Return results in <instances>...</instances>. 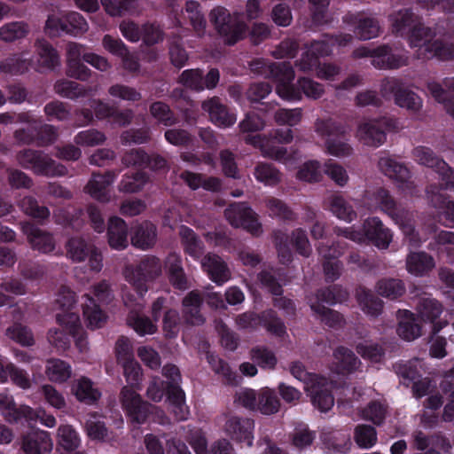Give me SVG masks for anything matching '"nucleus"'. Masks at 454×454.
I'll use <instances>...</instances> for the list:
<instances>
[{
    "instance_id": "nucleus-1",
    "label": "nucleus",
    "mask_w": 454,
    "mask_h": 454,
    "mask_svg": "<svg viewBox=\"0 0 454 454\" xmlns=\"http://www.w3.org/2000/svg\"><path fill=\"white\" fill-rule=\"evenodd\" d=\"M374 197L380 209L399 226L409 242L418 247L420 238L415 228L414 214L401 204H397L389 192L383 188L378 189Z\"/></svg>"
},
{
    "instance_id": "nucleus-2",
    "label": "nucleus",
    "mask_w": 454,
    "mask_h": 454,
    "mask_svg": "<svg viewBox=\"0 0 454 454\" xmlns=\"http://www.w3.org/2000/svg\"><path fill=\"white\" fill-rule=\"evenodd\" d=\"M314 128L319 136L327 137L325 145L329 154L337 158H344L353 153V147L346 138L347 128L340 122L333 119H317Z\"/></svg>"
},
{
    "instance_id": "nucleus-3",
    "label": "nucleus",
    "mask_w": 454,
    "mask_h": 454,
    "mask_svg": "<svg viewBox=\"0 0 454 454\" xmlns=\"http://www.w3.org/2000/svg\"><path fill=\"white\" fill-rule=\"evenodd\" d=\"M209 20L226 44L233 45L246 35L247 25L223 6H216L210 12Z\"/></svg>"
},
{
    "instance_id": "nucleus-4",
    "label": "nucleus",
    "mask_w": 454,
    "mask_h": 454,
    "mask_svg": "<svg viewBox=\"0 0 454 454\" xmlns=\"http://www.w3.org/2000/svg\"><path fill=\"white\" fill-rule=\"evenodd\" d=\"M162 267L159 258L146 255L136 265L125 267L126 279L134 286L137 292L142 296L147 291V281H152L161 275Z\"/></svg>"
},
{
    "instance_id": "nucleus-5",
    "label": "nucleus",
    "mask_w": 454,
    "mask_h": 454,
    "mask_svg": "<svg viewBox=\"0 0 454 454\" xmlns=\"http://www.w3.org/2000/svg\"><path fill=\"white\" fill-rule=\"evenodd\" d=\"M395 128V121L387 117L361 121L356 130V139L364 145L378 148L387 140V132Z\"/></svg>"
},
{
    "instance_id": "nucleus-6",
    "label": "nucleus",
    "mask_w": 454,
    "mask_h": 454,
    "mask_svg": "<svg viewBox=\"0 0 454 454\" xmlns=\"http://www.w3.org/2000/svg\"><path fill=\"white\" fill-rule=\"evenodd\" d=\"M224 216L231 226L242 227L254 236H259L262 232L256 214L245 202L231 203L224 210Z\"/></svg>"
},
{
    "instance_id": "nucleus-7",
    "label": "nucleus",
    "mask_w": 454,
    "mask_h": 454,
    "mask_svg": "<svg viewBox=\"0 0 454 454\" xmlns=\"http://www.w3.org/2000/svg\"><path fill=\"white\" fill-rule=\"evenodd\" d=\"M416 311L418 317L422 322L429 323L432 325L430 340H433V337L448 325L447 320L440 317L443 312V306L435 298L431 296L419 298Z\"/></svg>"
},
{
    "instance_id": "nucleus-8",
    "label": "nucleus",
    "mask_w": 454,
    "mask_h": 454,
    "mask_svg": "<svg viewBox=\"0 0 454 454\" xmlns=\"http://www.w3.org/2000/svg\"><path fill=\"white\" fill-rule=\"evenodd\" d=\"M278 82L276 91L278 95L287 100L301 99V92L293 84L294 71L289 62L273 63L272 74L269 75Z\"/></svg>"
},
{
    "instance_id": "nucleus-9",
    "label": "nucleus",
    "mask_w": 454,
    "mask_h": 454,
    "mask_svg": "<svg viewBox=\"0 0 454 454\" xmlns=\"http://www.w3.org/2000/svg\"><path fill=\"white\" fill-rule=\"evenodd\" d=\"M345 247H340V242H334L333 245H320L317 248L322 255L323 272L326 282L337 280L342 272V262L337 260L344 252Z\"/></svg>"
},
{
    "instance_id": "nucleus-10",
    "label": "nucleus",
    "mask_w": 454,
    "mask_h": 454,
    "mask_svg": "<svg viewBox=\"0 0 454 454\" xmlns=\"http://www.w3.org/2000/svg\"><path fill=\"white\" fill-rule=\"evenodd\" d=\"M333 382L325 377L315 379L309 387H304L315 407L323 412L328 411L334 404L332 394Z\"/></svg>"
},
{
    "instance_id": "nucleus-11",
    "label": "nucleus",
    "mask_w": 454,
    "mask_h": 454,
    "mask_svg": "<svg viewBox=\"0 0 454 454\" xmlns=\"http://www.w3.org/2000/svg\"><path fill=\"white\" fill-rule=\"evenodd\" d=\"M122 407L128 411L129 415L137 423H143L149 412L150 404L143 401L140 395L133 387L125 386L121 388L120 394Z\"/></svg>"
},
{
    "instance_id": "nucleus-12",
    "label": "nucleus",
    "mask_w": 454,
    "mask_h": 454,
    "mask_svg": "<svg viewBox=\"0 0 454 454\" xmlns=\"http://www.w3.org/2000/svg\"><path fill=\"white\" fill-rule=\"evenodd\" d=\"M20 229L34 250L48 254L55 249L56 242L51 232L29 222L20 223Z\"/></svg>"
},
{
    "instance_id": "nucleus-13",
    "label": "nucleus",
    "mask_w": 454,
    "mask_h": 454,
    "mask_svg": "<svg viewBox=\"0 0 454 454\" xmlns=\"http://www.w3.org/2000/svg\"><path fill=\"white\" fill-rule=\"evenodd\" d=\"M365 239L380 249H387L392 241L391 231L378 217H370L363 224Z\"/></svg>"
},
{
    "instance_id": "nucleus-14",
    "label": "nucleus",
    "mask_w": 454,
    "mask_h": 454,
    "mask_svg": "<svg viewBox=\"0 0 454 454\" xmlns=\"http://www.w3.org/2000/svg\"><path fill=\"white\" fill-rule=\"evenodd\" d=\"M35 48L37 55V72L53 71L60 66L59 54L48 41L43 38L36 39Z\"/></svg>"
},
{
    "instance_id": "nucleus-15",
    "label": "nucleus",
    "mask_w": 454,
    "mask_h": 454,
    "mask_svg": "<svg viewBox=\"0 0 454 454\" xmlns=\"http://www.w3.org/2000/svg\"><path fill=\"white\" fill-rule=\"evenodd\" d=\"M201 108L208 114L210 121L219 127H230L236 121L234 114L229 112L217 97H213L202 102Z\"/></svg>"
},
{
    "instance_id": "nucleus-16",
    "label": "nucleus",
    "mask_w": 454,
    "mask_h": 454,
    "mask_svg": "<svg viewBox=\"0 0 454 454\" xmlns=\"http://www.w3.org/2000/svg\"><path fill=\"white\" fill-rule=\"evenodd\" d=\"M225 432L237 442H247L248 446L252 445V432L254 420L239 416H230L225 422Z\"/></svg>"
},
{
    "instance_id": "nucleus-17",
    "label": "nucleus",
    "mask_w": 454,
    "mask_h": 454,
    "mask_svg": "<svg viewBox=\"0 0 454 454\" xmlns=\"http://www.w3.org/2000/svg\"><path fill=\"white\" fill-rule=\"evenodd\" d=\"M202 304L203 297L198 290L189 292L183 298V317L186 323L192 325H200L204 324L205 317L200 311Z\"/></svg>"
},
{
    "instance_id": "nucleus-18",
    "label": "nucleus",
    "mask_w": 454,
    "mask_h": 454,
    "mask_svg": "<svg viewBox=\"0 0 454 454\" xmlns=\"http://www.w3.org/2000/svg\"><path fill=\"white\" fill-rule=\"evenodd\" d=\"M52 447L50 434L45 431H33L22 437L21 449L27 454H48Z\"/></svg>"
},
{
    "instance_id": "nucleus-19",
    "label": "nucleus",
    "mask_w": 454,
    "mask_h": 454,
    "mask_svg": "<svg viewBox=\"0 0 454 454\" xmlns=\"http://www.w3.org/2000/svg\"><path fill=\"white\" fill-rule=\"evenodd\" d=\"M333 361L331 370L341 375L350 374L356 372L361 362L355 353L348 348L338 347L333 354Z\"/></svg>"
},
{
    "instance_id": "nucleus-20",
    "label": "nucleus",
    "mask_w": 454,
    "mask_h": 454,
    "mask_svg": "<svg viewBox=\"0 0 454 454\" xmlns=\"http://www.w3.org/2000/svg\"><path fill=\"white\" fill-rule=\"evenodd\" d=\"M116 175L114 171H107L104 175L93 174L87 185L86 192L94 199L102 202L109 201V186L112 184Z\"/></svg>"
},
{
    "instance_id": "nucleus-21",
    "label": "nucleus",
    "mask_w": 454,
    "mask_h": 454,
    "mask_svg": "<svg viewBox=\"0 0 454 454\" xmlns=\"http://www.w3.org/2000/svg\"><path fill=\"white\" fill-rule=\"evenodd\" d=\"M130 239L135 247L142 250L151 249L157 241V228L151 222L145 221L133 227Z\"/></svg>"
},
{
    "instance_id": "nucleus-22",
    "label": "nucleus",
    "mask_w": 454,
    "mask_h": 454,
    "mask_svg": "<svg viewBox=\"0 0 454 454\" xmlns=\"http://www.w3.org/2000/svg\"><path fill=\"white\" fill-rule=\"evenodd\" d=\"M165 264L169 283L173 287L179 290L188 289L190 283L183 268L181 257L176 253H171L166 258Z\"/></svg>"
},
{
    "instance_id": "nucleus-23",
    "label": "nucleus",
    "mask_w": 454,
    "mask_h": 454,
    "mask_svg": "<svg viewBox=\"0 0 454 454\" xmlns=\"http://www.w3.org/2000/svg\"><path fill=\"white\" fill-rule=\"evenodd\" d=\"M202 268L210 278L221 285L231 278V271L225 262L215 254H207L201 261Z\"/></svg>"
},
{
    "instance_id": "nucleus-24",
    "label": "nucleus",
    "mask_w": 454,
    "mask_h": 454,
    "mask_svg": "<svg viewBox=\"0 0 454 454\" xmlns=\"http://www.w3.org/2000/svg\"><path fill=\"white\" fill-rule=\"evenodd\" d=\"M392 32L397 35H406L419 21L420 18L411 9L403 8L389 15Z\"/></svg>"
},
{
    "instance_id": "nucleus-25",
    "label": "nucleus",
    "mask_w": 454,
    "mask_h": 454,
    "mask_svg": "<svg viewBox=\"0 0 454 454\" xmlns=\"http://www.w3.org/2000/svg\"><path fill=\"white\" fill-rule=\"evenodd\" d=\"M400 318L396 333L400 338L406 341H412L422 334L421 325L417 323L415 314L409 310H398Z\"/></svg>"
},
{
    "instance_id": "nucleus-26",
    "label": "nucleus",
    "mask_w": 454,
    "mask_h": 454,
    "mask_svg": "<svg viewBox=\"0 0 454 454\" xmlns=\"http://www.w3.org/2000/svg\"><path fill=\"white\" fill-rule=\"evenodd\" d=\"M355 296L362 310L368 316L378 317L382 313L384 302L370 289L359 286Z\"/></svg>"
},
{
    "instance_id": "nucleus-27",
    "label": "nucleus",
    "mask_w": 454,
    "mask_h": 454,
    "mask_svg": "<svg viewBox=\"0 0 454 454\" xmlns=\"http://www.w3.org/2000/svg\"><path fill=\"white\" fill-rule=\"evenodd\" d=\"M372 65L379 69H395L405 65V59L401 55L393 54L391 47L384 44L374 49Z\"/></svg>"
},
{
    "instance_id": "nucleus-28",
    "label": "nucleus",
    "mask_w": 454,
    "mask_h": 454,
    "mask_svg": "<svg viewBox=\"0 0 454 454\" xmlns=\"http://www.w3.org/2000/svg\"><path fill=\"white\" fill-rule=\"evenodd\" d=\"M108 243L112 248L123 249L128 246V226L120 217L110 218L107 228Z\"/></svg>"
},
{
    "instance_id": "nucleus-29",
    "label": "nucleus",
    "mask_w": 454,
    "mask_h": 454,
    "mask_svg": "<svg viewBox=\"0 0 454 454\" xmlns=\"http://www.w3.org/2000/svg\"><path fill=\"white\" fill-rule=\"evenodd\" d=\"M434 267L435 262L433 256L426 252L411 253L406 258V269L415 276L427 275Z\"/></svg>"
},
{
    "instance_id": "nucleus-30",
    "label": "nucleus",
    "mask_w": 454,
    "mask_h": 454,
    "mask_svg": "<svg viewBox=\"0 0 454 454\" xmlns=\"http://www.w3.org/2000/svg\"><path fill=\"white\" fill-rule=\"evenodd\" d=\"M53 90L60 97L73 100L87 97L95 90L92 88H85L76 82L67 79L58 80L53 85Z\"/></svg>"
},
{
    "instance_id": "nucleus-31",
    "label": "nucleus",
    "mask_w": 454,
    "mask_h": 454,
    "mask_svg": "<svg viewBox=\"0 0 454 454\" xmlns=\"http://www.w3.org/2000/svg\"><path fill=\"white\" fill-rule=\"evenodd\" d=\"M411 47H418L424 57L427 56V46L433 43L435 33L420 21L406 35Z\"/></svg>"
},
{
    "instance_id": "nucleus-32",
    "label": "nucleus",
    "mask_w": 454,
    "mask_h": 454,
    "mask_svg": "<svg viewBox=\"0 0 454 454\" xmlns=\"http://www.w3.org/2000/svg\"><path fill=\"white\" fill-rule=\"evenodd\" d=\"M348 22L356 24V33L360 40L375 38L381 32L380 24L374 17H351Z\"/></svg>"
},
{
    "instance_id": "nucleus-33",
    "label": "nucleus",
    "mask_w": 454,
    "mask_h": 454,
    "mask_svg": "<svg viewBox=\"0 0 454 454\" xmlns=\"http://www.w3.org/2000/svg\"><path fill=\"white\" fill-rule=\"evenodd\" d=\"M93 248L92 244L80 236L71 237L66 243L67 256L74 262L85 261Z\"/></svg>"
},
{
    "instance_id": "nucleus-34",
    "label": "nucleus",
    "mask_w": 454,
    "mask_h": 454,
    "mask_svg": "<svg viewBox=\"0 0 454 454\" xmlns=\"http://www.w3.org/2000/svg\"><path fill=\"white\" fill-rule=\"evenodd\" d=\"M329 210L340 220L351 223L356 218L352 205L341 195H331L328 199Z\"/></svg>"
},
{
    "instance_id": "nucleus-35",
    "label": "nucleus",
    "mask_w": 454,
    "mask_h": 454,
    "mask_svg": "<svg viewBox=\"0 0 454 454\" xmlns=\"http://www.w3.org/2000/svg\"><path fill=\"white\" fill-rule=\"evenodd\" d=\"M427 46V56L425 58L435 57L441 60H450L454 59V39L445 35L444 38L435 39Z\"/></svg>"
},
{
    "instance_id": "nucleus-36",
    "label": "nucleus",
    "mask_w": 454,
    "mask_h": 454,
    "mask_svg": "<svg viewBox=\"0 0 454 454\" xmlns=\"http://www.w3.org/2000/svg\"><path fill=\"white\" fill-rule=\"evenodd\" d=\"M200 349L206 355L207 361L215 373L222 375L227 384L236 383V374L231 371L228 364L215 356L214 353L209 350L207 342H203L200 346Z\"/></svg>"
},
{
    "instance_id": "nucleus-37",
    "label": "nucleus",
    "mask_w": 454,
    "mask_h": 454,
    "mask_svg": "<svg viewBox=\"0 0 454 454\" xmlns=\"http://www.w3.org/2000/svg\"><path fill=\"white\" fill-rule=\"evenodd\" d=\"M377 294L388 300L402 297L406 291L404 283L397 278H381L375 286Z\"/></svg>"
},
{
    "instance_id": "nucleus-38",
    "label": "nucleus",
    "mask_w": 454,
    "mask_h": 454,
    "mask_svg": "<svg viewBox=\"0 0 454 454\" xmlns=\"http://www.w3.org/2000/svg\"><path fill=\"white\" fill-rule=\"evenodd\" d=\"M349 297L348 290L341 286L333 285L328 287L321 288L315 294L313 299L316 302H325L329 305H334L338 302L346 301Z\"/></svg>"
},
{
    "instance_id": "nucleus-39",
    "label": "nucleus",
    "mask_w": 454,
    "mask_h": 454,
    "mask_svg": "<svg viewBox=\"0 0 454 454\" xmlns=\"http://www.w3.org/2000/svg\"><path fill=\"white\" fill-rule=\"evenodd\" d=\"M29 32L30 27L27 22H9L0 27V39L6 43H12L25 38Z\"/></svg>"
},
{
    "instance_id": "nucleus-40",
    "label": "nucleus",
    "mask_w": 454,
    "mask_h": 454,
    "mask_svg": "<svg viewBox=\"0 0 454 454\" xmlns=\"http://www.w3.org/2000/svg\"><path fill=\"white\" fill-rule=\"evenodd\" d=\"M86 301L82 305L83 316L85 317L88 327L97 329L103 326L106 323V317L100 309L94 299L86 295Z\"/></svg>"
},
{
    "instance_id": "nucleus-41",
    "label": "nucleus",
    "mask_w": 454,
    "mask_h": 454,
    "mask_svg": "<svg viewBox=\"0 0 454 454\" xmlns=\"http://www.w3.org/2000/svg\"><path fill=\"white\" fill-rule=\"evenodd\" d=\"M45 373L51 381L65 382L71 377V367L65 361L51 358L47 360Z\"/></svg>"
},
{
    "instance_id": "nucleus-42",
    "label": "nucleus",
    "mask_w": 454,
    "mask_h": 454,
    "mask_svg": "<svg viewBox=\"0 0 454 454\" xmlns=\"http://www.w3.org/2000/svg\"><path fill=\"white\" fill-rule=\"evenodd\" d=\"M309 304L310 309L320 317L321 321L326 325L338 327L343 325V317L339 312L314 301L312 297H309Z\"/></svg>"
},
{
    "instance_id": "nucleus-43",
    "label": "nucleus",
    "mask_w": 454,
    "mask_h": 454,
    "mask_svg": "<svg viewBox=\"0 0 454 454\" xmlns=\"http://www.w3.org/2000/svg\"><path fill=\"white\" fill-rule=\"evenodd\" d=\"M76 398L87 404L95 403L100 397V393L93 387L92 382L87 378L80 379L74 386Z\"/></svg>"
},
{
    "instance_id": "nucleus-44",
    "label": "nucleus",
    "mask_w": 454,
    "mask_h": 454,
    "mask_svg": "<svg viewBox=\"0 0 454 454\" xmlns=\"http://www.w3.org/2000/svg\"><path fill=\"white\" fill-rule=\"evenodd\" d=\"M394 102L399 107L405 108L413 114L419 113L423 106L422 98L416 92L406 87H403L401 92L396 95Z\"/></svg>"
},
{
    "instance_id": "nucleus-45",
    "label": "nucleus",
    "mask_w": 454,
    "mask_h": 454,
    "mask_svg": "<svg viewBox=\"0 0 454 454\" xmlns=\"http://www.w3.org/2000/svg\"><path fill=\"white\" fill-rule=\"evenodd\" d=\"M18 207L27 215L37 220H45L50 216V210L47 207L40 206L33 196H25L18 202Z\"/></svg>"
},
{
    "instance_id": "nucleus-46",
    "label": "nucleus",
    "mask_w": 454,
    "mask_h": 454,
    "mask_svg": "<svg viewBox=\"0 0 454 454\" xmlns=\"http://www.w3.org/2000/svg\"><path fill=\"white\" fill-rule=\"evenodd\" d=\"M289 438L295 449L302 450L312 445L316 438V432L310 430L306 425L298 424L294 432L289 434Z\"/></svg>"
},
{
    "instance_id": "nucleus-47",
    "label": "nucleus",
    "mask_w": 454,
    "mask_h": 454,
    "mask_svg": "<svg viewBox=\"0 0 454 454\" xmlns=\"http://www.w3.org/2000/svg\"><path fill=\"white\" fill-rule=\"evenodd\" d=\"M378 166L383 174L394 179L395 182L403 180L409 171L403 164L397 162L390 157H381L379 160Z\"/></svg>"
},
{
    "instance_id": "nucleus-48",
    "label": "nucleus",
    "mask_w": 454,
    "mask_h": 454,
    "mask_svg": "<svg viewBox=\"0 0 454 454\" xmlns=\"http://www.w3.org/2000/svg\"><path fill=\"white\" fill-rule=\"evenodd\" d=\"M260 325L266 330L278 337H282L286 333V325L282 319L273 309H268L260 314Z\"/></svg>"
},
{
    "instance_id": "nucleus-49",
    "label": "nucleus",
    "mask_w": 454,
    "mask_h": 454,
    "mask_svg": "<svg viewBox=\"0 0 454 454\" xmlns=\"http://www.w3.org/2000/svg\"><path fill=\"white\" fill-rule=\"evenodd\" d=\"M413 155L416 160L428 168H434L437 173L445 168V163L430 148L419 146L413 150Z\"/></svg>"
},
{
    "instance_id": "nucleus-50",
    "label": "nucleus",
    "mask_w": 454,
    "mask_h": 454,
    "mask_svg": "<svg viewBox=\"0 0 454 454\" xmlns=\"http://www.w3.org/2000/svg\"><path fill=\"white\" fill-rule=\"evenodd\" d=\"M254 175L255 178L268 185H276L281 182L282 174L273 165L261 162L254 168Z\"/></svg>"
},
{
    "instance_id": "nucleus-51",
    "label": "nucleus",
    "mask_w": 454,
    "mask_h": 454,
    "mask_svg": "<svg viewBox=\"0 0 454 454\" xmlns=\"http://www.w3.org/2000/svg\"><path fill=\"white\" fill-rule=\"evenodd\" d=\"M279 408V399L272 390L265 388L259 393L256 411L264 415H272L277 413Z\"/></svg>"
},
{
    "instance_id": "nucleus-52",
    "label": "nucleus",
    "mask_w": 454,
    "mask_h": 454,
    "mask_svg": "<svg viewBox=\"0 0 454 454\" xmlns=\"http://www.w3.org/2000/svg\"><path fill=\"white\" fill-rule=\"evenodd\" d=\"M265 205L271 216L278 217L284 221H294L296 219L295 213L285 201L278 198H267L265 200Z\"/></svg>"
},
{
    "instance_id": "nucleus-53",
    "label": "nucleus",
    "mask_w": 454,
    "mask_h": 454,
    "mask_svg": "<svg viewBox=\"0 0 454 454\" xmlns=\"http://www.w3.org/2000/svg\"><path fill=\"white\" fill-rule=\"evenodd\" d=\"M149 177L145 172L137 171L132 176H125L119 184L118 190L125 193H136L141 191L148 182Z\"/></svg>"
},
{
    "instance_id": "nucleus-54",
    "label": "nucleus",
    "mask_w": 454,
    "mask_h": 454,
    "mask_svg": "<svg viewBox=\"0 0 454 454\" xmlns=\"http://www.w3.org/2000/svg\"><path fill=\"white\" fill-rule=\"evenodd\" d=\"M68 174L67 168L62 163L57 162L51 156L43 153L36 175L47 177L65 176Z\"/></svg>"
},
{
    "instance_id": "nucleus-55",
    "label": "nucleus",
    "mask_w": 454,
    "mask_h": 454,
    "mask_svg": "<svg viewBox=\"0 0 454 454\" xmlns=\"http://www.w3.org/2000/svg\"><path fill=\"white\" fill-rule=\"evenodd\" d=\"M43 153L42 151L26 148L19 151L15 158L20 167L30 168L36 175Z\"/></svg>"
},
{
    "instance_id": "nucleus-56",
    "label": "nucleus",
    "mask_w": 454,
    "mask_h": 454,
    "mask_svg": "<svg viewBox=\"0 0 454 454\" xmlns=\"http://www.w3.org/2000/svg\"><path fill=\"white\" fill-rule=\"evenodd\" d=\"M5 335L25 347H30L35 344L32 332L27 326L20 323H15L9 326L5 331Z\"/></svg>"
},
{
    "instance_id": "nucleus-57",
    "label": "nucleus",
    "mask_w": 454,
    "mask_h": 454,
    "mask_svg": "<svg viewBox=\"0 0 454 454\" xmlns=\"http://www.w3.org/2000/svg\"><path fill=\"white\" fill-rule=\"evenodd\" d=\"M179 235L185 252L193 257H199L202 253L201 241L194 231L185 226H181Z\"/></svg>"
},
{
    "instance_id": "nucleus-58",
    "label": "nucleus",
    "mask_w": 454,
    "mask_h": 454,
    "mask_svg": "<svg viewBox=\"0 0 454 454\" xmlns=\"http://www.w3.org/2000/svg\"><path fill=\"white\" fill-rule=\"evenodd\" d=\"M150 113L164 126H173L178 122L177 117L175 116L170 107L161 101L153 103L150 106Z\"/></svg>"
},
{
    "instance_id": "nucleus-59",
    "label": "nucleus",
    "mask_w": 454,
    "mask_h": 454,
    "mask_svg": "<svg viewBox=\"0 0 454 454\" xmlns=\"http://www.w3.org/2000/svg\"><path fill=\"white\" fill-rule=\"evenodd\" d=\"M354 440L361 448H371L377 442V432L372 426L358 425L355 428Z\"/></svg>"
},
{
    "instance_id": "nucleus-60",
    "label": "nucleus",
    "mask_w": 454,
    "mask_h": 454,
    "mask_svg": "<svg viewBox=\"0 0 454 454\" xmlns=\"http://www.w3.org/2000/svg\"><path fill=\"white\" fill-rule=\"evenodd\" d=\"M2 414L9 423H17L22 419L33 420L37 417L30 407L25 405L17 407L14 403L2 411Z\"/></svg>"
},
{
    "instance_id": "nucleus-61",
    "label": "nucleus",
    "mask_w": 454,
    "mask_h": 454,
    "mask_svg": "<svg viewBox=\"0 0 454 454\" xmlns=\"http://www.w3.org/2000/svg\"><path fill=\"white\" fill-rule=\"evenodd\" d=\"M427 89L430 95L440 104H442L446 112L452 117L450 108H454V98H449L447 91L443 89L442 84L436 81L429 80L426 83Z\"/></svg>"
},
{
    "instance_id": "nucleus-62",
    "label": "nucleus",
    "mask_w": 454,
    "mask_h": 454,
    "mask_svg": "<svg viewBox=\"0 0 454 454\" xmlns=\"http://www.w3.org/2000/svg\"><path fill=\"white\" fill-rule=\"evenodd\" d=\"M127 322L139 335L153 334L156 332L157 326L150 320L149 317L131 312Z\"/></svg>"
},
{
    "instance_id": "nucleus-63",
    "label": "nucleus",
    "mask_w": 454,
    "mask_h": 454,
    "mask_svg": "<svg viewBox=\"0 0 454 454\" xmlns=\"http://www.w3.org/2000/svg\"><path fill=\"white\" fill-rule=\"evenodd\" d=\"M185 12L194 30L198 35H202L206 28V20L200 10V4L197 1H188L185 4Z\"/></svg>"
},
{
    "instance_id": "nucleus-64",
    "label": "nucleus",
    "mask_w": 454,
    "mask_h": 454,
    "mask_svg": "<svg viewBox=\"0 0 454 454\" xmlns=\"http://www.w3.org/2000/svg\"><path fill=\"white\" fill-rule=\"evenodd\" d=\"M59 444L67 451L78 448L80 439L75 430L69 425L60 426L58 429Z\"/></svg>"
}]
</instances>
